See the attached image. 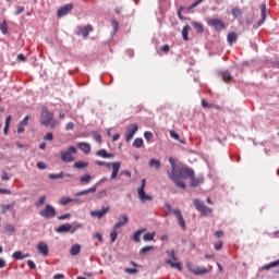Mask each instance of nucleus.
<instances>
[{
	"mask_svg": "<svg viewBox=\"0 0 279 279\" xmlns=\"http://www.w3.org/2000/svg\"><path fill=\"white\" fill-rule=\"evenodd\" d=\"M191 180L190 186L192 189H195L199 186L201 184H204V175L195 177V170H193V174L189 177Z\"/></svg>",
	"mask_w": 279,
	"mask_h": 279,
	"instance_id": "9d476101",
	"label": "nucleus"
},
{
	"mask_svg": "<svg viewBox=\"0 0 279 279\" xmlns=\"http://www.w3.org/2000/svg\"><path fill=\"white\" fill-rule=\"evenodd\" d=\"M154 236H156L155 232H147L143 235L144 241H154Z\"/></svg>",
	"mask_w": 279,
	"mask_h": 279,
	"instance_id": "ea45409f",
	"label": "nucleus"
},
{
	"mask_svg": "<svg viewBox=\"0 0 279 279\" xmlns=\"http://www.w3.org/2000/svg\"><path fill=\"white\" fill-rule=\"evenodd\" d=\"M23 12H25V7H16L14 15L19 16V14H23Z\"/></svg>",
	"mask_w": 279,
	"mask_h": 279,
	"instance_id": "864d4df0",
	"label": "nucleus"
},
{
	"mask_svg": "<svg viewBox=\"0 0 279 279\" xmlns=\"http://www.w3.org/2000/svg\"><path fill=\"white\" fill-rule=\"evenodd\" d=\"M95 141H96V143H101V134H99V133H95Z\"/></svg>",
	"mask_w": 279,
	"mask_h": 279,
	"instance_id": "338daca9",
	"label": "nucleus"
},
{
	"mask_svg": "<svg viewBox=\"0 0 279 279\" xmlns=\"http://www.w3.org/2000/svg\"><path fill=\"white\" fill-rule=\"evenodd\" d=\"M187 269L195 276H204V274H208V268L195 266L193 264L187 265Z\"/></svg>",
	"mask_w": 279,
	"mask_h": 279,
	"instance_id": "6e6552de",
	"label": "nucleus"
},
{
	"mask_svg": "<svg viewBox=\"0 0 279 279\" xmlns=\"http://www.w3.org/2000/svg\"><path fill=\"white\" fill-rule=\"evenodd\" d=\"M0 32H2L3 35L8 34V23L5 21L0 24Z\"/></svg>",
	"mask_w": 279,
	"mask_h": 279,
	"instance_id": "49530a36",
	"label": "nucleus"
},
{
	"mask_svg": "<svg viewBox=\"0 0 279 279\" xmlns=\"http://www.w3.org/2000/svg\"><path fill=\"white\" fill-rule=\"evenodd\" d=\"M128 221H129L128 216H122V219L113 226L114 230H119V228H123V226H128Z\"/></svg>",
	"mask_w": 279,
	"mask_h": 279,
	"instance_id": "c85d7f7f",
	"label": "nucleus"
},
{
	"mask_svg": "<svg viewBox=\"0 0 279 279\" xmlns=\"http://www.w3.org/2000/svg\"><path fill=\"white\" fill-rule=\"evenodd\" d=\"M40 217L45 219H53L56 217V208L49 204L45 206L43 210L39 211Z\"/></svg>",
	"mask_w": 279,
	"mask_h": 279,
	"instance_id": "423d86ee",
	"label": "nucleus"
},
{
	"mask_svg": "<svg viewBox=\"0 0 279 279\" xmlns=\"http://www.w3.org/2000/svg\"><path fill=\"white\" fill-rule=\"evenodd\" d=\"M274 267H279V259L264 265L262 267V271H268V269H274Z\"/></svg>",
	"mask_w": 279,
	"mask_h": 279,
	"instance_id": "c756f323",
	"label": "nucleus"
},
{
	"mask_svg": "<svg viewBox=\"0 0 279 279\" xmlns=\"http://www.w3.org/2000/svg\"><path fill=\"white\" fill-rule=\"evenodd\" d=\"M227 41L229 45H234V43H236V33L234 32L229 33L227 36Z\"/></svg>",
	"mask_w": 279,
	"mask_h": 279,
	"instance_id": "473e14b6",
	"label": "nucleus"
},
{
	"mask_svg": "<svg viewBox=\"0 0 279 279\" xmlns=\"http://www.w3.org/2000/svg\"><path fill=\"white\" fill-rule=\"evenodd\" d=\"M137 195L141 199V202H151V196L145 193V190L143 187L137 189Z\"/></svg>",
	"mask_w": 279,
	"mask_h": 279,
	"instance_id": "aec40b11",
	"label": "nucleus"
},
{
	"mask_svg": "<svg viewBox=\"0 0 279 279\" xmlns=\"http://www.w3.org/2000/svg\"><path fill=\"white\" fill-rule=\"evenodd\" d=\"M207 25H209V27H214L216 32H222V29L226 28V24H223V22L219 19L208 20Z\"/></svg>",
	"mask_w": 279,
	"mask_h": 279,
	"instance_id": "0eeeda50",
	"label": "nucleus"
},
{
	"mask_svg": "<svg viewBox=\"0 0 279 279\" xmlns=\"http://www.w3.org/2000/svg\"><path fill=\"white\" fill-rule=\"evenodd\" d=\"M53 112L49 111V108L43 107L39 118V123L45 128H50V130H54L56 125H58V120L53 119Z\"/></svg>",
	"mask_w": 279,
	"mask_h": 279,
	"instance_id": "f03ea898",
	"label": "nucleus"
},
{
	"mask_svg": "<svg viewBox=\"0 0 279 279\" xmlns=\"http://www.w3.org/2000/svg\"><path fill=\"white\" fill-rule=\"evenodd\" d=\"M10 178H12V174H9L5 171L2 172L1 180L8 181V180H10Z\"/></svg>",
	"mask_w": 279,
	"mask_h": 279,
	"instance_id": "4d7b16f0",
	"label": "nucleus"
},
{
	"mask_svg": "<svg viewBox=\"0 0 279 279\" xmlns=\"http://www.w3.org/2000/svg\"><path fill=\"white\" fill-rule=\"evenodd\" d=\"M80 228H82V225L80 223H64V225H60L57 229L56 232H58V234H64L65 232H70V234H74V232H77V230H80Z\"/></svg>",
	"mask_w": 279,
	"mask_h": 279,
	"instance_id": "7ed1b4c3",
	"label": "nucleus"
},
{
	"mask_svg": "<svg viewBox=\"0 0 279 279\" xmlns=\"http://www.w3.org/2000/svg\"><path fill=\"white\" fill-rule=\"evenodd\" d=\"M189 29H191L190 25H185L182 28V38H183V40H189Z\"/></svg>",
	"mask_w": 279,
	"mask_h": 279,
	"instance_id": "4c0bfd02",
	"label": "nucleus"
},
{
	"mask_svg": "<svg viewBox=\"0 0 279 279\" xmlns=\"http://www.w3.org/2000/svg\"><path fill=\"white\" fill-rule=\"evenodd\" d=\"M5 231H7V232H16V228H14V225L8 223V225L5 226Z\"/></svg>",
	"mask_w": 279,
	"mask_h": 279,
	"instance_id": "3c124183",
	"label": "nucleus"
},
{
	"mask_svg": "<svg viewBox=\"0 0 279 279\" xmlns=\"http://www.w3.org/2000/svg\"><path fill=\"white\" fill-rule=\"evenodd\" d=\"M88 161H76L73 163V169H86Z\"/></svg>",
	"mask_w": 279,
	"mask_h": 279,
	"instance_id": "72a5a7b5",
	"label": "nucleus"
},
{
	"mask_svg": "<svg viewBox=\"0 0 279 279\" xmlns=\"http://www.w3.org/2000/svg\"><path fill=\"white\" fill-rule=\"evenodd\" d=\"M168 256H170L171 260H178V257H175V251L171 250V251H167Z\"/></svg>",
	"mask_w": 279,
	"mask_h": 279,
	"instance_id": "09e8293b",
	"label": "nucleus"
},
{
	"mask_svg": "<svg viewBox=\"0 0 279 279\" xmlns=\"http://www.w3.org/2000/svg\"><path fill=\"white\" fill-rule=\"evenodd\" d=\"M96 156L99 158H114L113 154H109L106 149H99L96 151Z\"/></svg>",
	"mask_w": 279,
	"mask_h": 279,
	"instance_id": "cd10ccee",
	"label": "nucleus"
},
{
	"mask_svg": "<svg viewBox=\"0 0 279 279\" xmlns=\"http://www.w3.org/2000/svg\"><path fill=\"white\" fill-rule=\"evenodd\" d=\"M14 206H16V202H12L8 205H0L2 215H5L8 210H10V213H14Z\"/></svg>",
	"mask_w": 279,
	"mask_h": 279,
	"instance_id": "b1692460",
	"label": "nucleus"
},
{
	"mask_svg": "<svg viewBox=\"0 0 279 279\" xmlns=\"http://www.w3.org/2000/svg\"><path fill=\"white\" fill-rule=\"evenodd\" d=\"M71 10H73V3L64 4L57 12L58 19H62V16H66V14L71 12Z\"/></svg>",
	"mask_w": 279,
	"mask_h": 279,
	"instance_id": "9b49d317",
	"label": "nucleus"
},
{
	"mask_svg": "<svg viewBox=\"0 0 279 279\" xmlns=\"http://www.w3.org/2000/svg\"><path fill=\"white\" fill-rule=\"evenodd\" d=\"M260 14H262V19L258 20L256 27H260V25H263L267 20V4L263 3L260 5Z\"/></svg>",
	"mask_w": 279,
	"mask_h": 279,
	"instance_id": "f3484780",
	"label": "nucleus"
},
{
	"mask_svg": "<svg viewBox=\"0 0 279 279\" xmlns=\"http://www.w3.org/2000/svg\"><path fill=\"white\" fill-rule=\"evenodd\" d=\"M166 265H170L172 269H178L179 271H182V263L178 260H172V259H166L165 260Z\"/></svg>",
	"mask_w": 279,
	"mask_h": 279,
	"instance_id": "4be33fe9",
	"label": "nucleus"
},
{
	"mask_svg": "<svg viewBox=\"0 0 279 279\" xmlns=\"http://www.w3.org/2000/svg\"><path fill=\"white\" fill-rule=\"evenodd\" d=\"M110 211V206L102 207L100 210H93L90 211V217H97V219H101L104 215Z\"/></svg>",
	"mask_w": 279,
	"mask_h": 279,
	"instance_id": "ddd939ff",
	"label": "nucleus"
},
{
	"mask_svg": "<svg viewBox=\"0 0 279 279\" xmlns=\"http://www.w3.org/2000/svg\"><path fill=\"white\" fill-rule=\"evenodd\" d=\"M169 162L171 165L170 173H172V175H173V173H175V170L178 169V167L175 166V160L173 159V157L169 158Z\"/></svg>",
	"mask_w": 279,
	"mask_h": 279,
	"instance_id": "37998d69",
	"label": "nucleus"
},
{
	"mask_svg": "<svg viewBox=\"0 0 279 279\" xmlns=\"http://www.w3.org/2000/svg\"><path fill=\"white\" fill-rule=\"evenodd\" d=\"M143 138L137 137L134 140L133 142V147H136L137 149H141V147H143Z\"/></svg>",
	"mask_w": 279,
	"mask_h": 279,
	"instance_id": "58836bf2",
	"label": "nucleus"
},
{
	"mask_svg": "<svg viewBox=\"0 0 279 279\" xmlns=\"http://www.w3.org/2000/svg\"><path fill=\"white\" fill-rule=\"evenodd\" d=\"M219 76L221 77L222 82L226 84H230V82H234V77H232V73L230 71H222L219 73Z\"/></svg>",
	"mask_w": 279,
	"mask_h": 279,
	"instance_id": "6ab92c4d",
	"label": "nucleus"
},
{
	"mask_svg": "<svg viewBox=\"0 0 279 279\" xmlns=\"http://www.w3.org/2000/svg\"><path fill=\"white\" fill-rule=\"evenodd\" d=\"M154 250V246H144L140 250L141 256H144V254H147V252H151Z\"/></svg>",
	"mask_w": 279,
	"mask_h": 279,
	"instance_id": "c03bdc74",
	"label": "nucleus"
},
{
	"mask_svg": "<svg viewBox=\"0 0 279 279\" xmlns=\"http://www.w3.org/2000/svg\"><path fill=\"white\" fill-rule=\"evenodd\" d=\"M47 201V196H40L39 199L35 203V206L39 208V206H44L45 202Z\"/></svg>",
	"mask_w": 279,
	"mask_h": 279,
	"instance_id": "a18cd8bd",
	"label": "nucleus"
},
{
	"mask_svg": "<svg viewBox=\"0 0 279 279\" xmlns=\"http://www.w3.org/2000/svg\"><path fill=\"white\" fill-rule=\"evenodd\" d=\"M31 254L29 253H23L21 251H15L12 254V258H14V260H23L25 258H29Z\"/></svg>",
	"mask_w": 279,
	"mask_h": 279,
	"instance_id": "412c9836",
	"label": "nucleus"
},
{
	"mask_svg": "<svg viewBox=\"0 0 279 279\" xmlns=\"http://www.w3.org/2000/svg\"><path fill=\"white\" fill-rule=\"evenodd\" d=\"M193 204L196 210L201 213L202 217H208V215H213V208L204 205V203H202L199 199H194Z\"/></svg>",
	"mask_w": 279,
	"mask_h": 279,
	"instance_id": "39448f33",
	"label": "nucleus"
},
{
	"mask_svg": "<svg viewBox=\"0 0 279 279\" xmlns=\"http://www.w3.org/2000/svg\"><path fill=\"white\" fill-rule=\"evenodd\" d=\"M203 108H214L215 105L208 104L205 99L202 100Z\"/></svg>",
	"mask_w": 279,
	"mask_h": 279,
	"instance_id": "bf43d9fd",
	"label": "nucleus"
},
{
	"mask_svg": "<svg viewBox=\"0 0 279 279\" xmlns=\"http://www.w3.org/2000/svg\"><path fill=\"white\" fill-rule=\"evenodd\" d=\"M171 138H174V141H180V134L175 133V131H170Z\"/></svg>",
	"mask_w": 279,
	"mask_h": 279,
	"instance_id": "13d9d810",
	"label": "nucleus"
},
{
	"mask_svg": "<svg viewBox=\"0 0 279 279\" xmlns=\"http://www.w3.org/2000/svg\"><path fill=\"white\" fill-rule=\"evenodd\" d=\"M231 14L234 16V19H239V16H242L243 12L239 8H233Z\"/></svg>",
	"mask_w": 279,
	"mask_h": 279,
	"instance_id": "a19ab883",
	"label": "nucleus"
},
{
	"mask_svg": "<svg viewBox=\"0 0 279 279\" xmlns=\"http://www.w3.org/2000/svg\"><path fill=\"white\" fill-rule=\"evenodd\" d=\"M169 45H165L161 47V51H163V53H169Z\"/></svg>",
	"mask_w": 279,
	"mask_h": 279,
	"instance_id": "774afa93",
	"label": "nucleus"
},
{
	"mask_svg": "<svg viewBox=\"0 0 279 279\" xmlns=\"http://www.w3.org/2000/svg\"><path fill=\"white\" fill-rule=\"evenodd\" d=\"M192 25L197 34H204V25L198 22H193Z\"/></svg>",
	"mask_w": 279,
	"mask_h": 279,
	"instance_id": "c9c22d12",
	"label": "nucleus"
},
{
	"mask_svg": "<svg viewBox=\"0 0 279 279\" xmlns=\"http://www.w3.org/2000/svg\"><path fill=\"white\" fill-rule=\"evenodd\" d=\"M173 215H175L179 226L182 228V230H186V222L184 221V217L182 216V211L180 209L172 210Z\"/></svg>",
	"mask_w": 279,
	"mask_h": 279,
	"instance_id": "4468645a",
	"label": "nucleus"
},
{
	"mask_svg": "<svg viewBox=\"0 0 279 279\" xmlns=\"http://www.w3.org/2000/svg\"><path fill=\"white\" fill-rule=\"evenodd\" d=\"M148 166L149 167H154L155 169H160L161 167V163H160V160L158 159H155V158H151L148 162Z\"/></svg>",
	"mask_w": 279,
	"mask_h": 279,
	"instance_id": "e433bc0d",
	"label": "nucleus"
},
{
	"mask_svg": "<svg viewBox=\"0 0 279 279\" xmlns=\"http://www.w3.org/2000/svg\"><path fill=\"white\" fill-rule=\"evenodd\" d=\"M27 265H28L29 269H36V264L34 263V260L28 259Z\"/></svg>",
	"mask_w": 279,
	"mask_h": 279,
	"instance_id": "0e129e2a",
	"label": "nucleus"
},
{
	"mask_svg": "<svg viewBox=\"0 0 279 279\" xmlns=\"http://www.w3.org/2000/svg\"><path fill=\"white\" fill-rule=\"evenodd\" d=\"M117 236H119V233L117 232V229H114L113 227L112 230L110 231L111 243H114V241H117Z\"/></svg>",
	"mask_w": 279,
	"mask_h": 279,
	"instance_id": "79ce46f5",
	"label": "nucleus"
},
{
	"mask_svg": "<svg viewBox=\"0 0 279 279\" xmlns=\"http://www.w3.org/2000/svg\"><path fill=\"white\" fill-rule=\"evenodd\" d=\"M95 165H97L98 167H108V168H110V165H111V163H108V162H106V161H99V160H97V161H95Z\"/></svg>",
	"mask_w": 279,
	"mask_h": 279,
	"instance_id": "5fc2aeb1",
	"label": "nucleus"
},
{
	"mask_svg": "<svg viewBox=\"0 0 279 279\" xmlns=\"http://www.w3.org/2000/svg\"><path fill=\"white\" fill-rule=\"evenodd\" d=\"M97 192V185H94L87 190L80 191L75 194L76 197H82V195H88V193H96Z\"/></svg>",
	"mask_w": 279,
	"mask_h": 279,
	"instance_id": "bb28decb",
	"label": "nucleus"
},
{
	"mask_svg": "<svg viewBox=\"0 0 279 279\" xmlns=\"http://www.w3.org/2000/svg\"><path fill=\"white\" fill-rule=\"evenodd\" d=\"M36 250L38 254H41L43 256H49V245L45 241L39 242L36 245Z\"/></svg>",
	"mask_w": 279,
	"mask_h": 279,
	"instance_id": "f8f14e48",
	"label": "nucleus"
},
{
	"mask_svg": "<svg viewBox=\"0 0 279 279\" xmlns=\"http://www.w3.org/2000/svg\"><path fill=\"white\" fill-rule=\"evenodd\" d=\"M92 180H93V177L88 173L80 177L81 184H89Z\"/></svg>",
	"mask_w": 279,
	"mask_h": 279,
	"instance_id": "f704fd0d",
	"label": "nucleus"
},
{
	"mask_svg": "<svg viewBox=\"0 0 279 279\" xmlns=\"http://www.w3.org/2000/svg\"><path fill=\"white\" fill-rule=\"evenodd\" d=\"M145 232V229H140L137 231L134 232V234L132 235V239L135 243H141V234Z\"/></svg>",
	"mask_w": 279,
	"mask_h": 279,
	"instance_id": "2f4dec72",
	"label": "nucleus"
},
{
	"mask_svg": "<svg viewBox=\"0 0 279 279\" xmlns=\"http://www.w3.org/2000/svg\"><path fill=\"white\" fill-rule=\"evenodd\" d=\"M28 123H29V116H26L17 124V134H23V132H25V128H27Z\"/></svg>",
	"mask_w": 279,
	"mask_h": 279,
	"instance_id": "dca6fc26",
	"label": "nucleus"
},
{
	"mask_svg": "<svg viewBox=\"0 0 279 279\" xmlns=\"http://www.w3.org/2000/svg\"><path fill=\"white\" fill-rule=\"evenodd\" d=\"M169 180L178 186V189H186V183L184 180L186 178H190V175H193V168L189 167H182V168H177L174 172H171V170L167 171Z\"/></svg>",
	"mask_w": 279,
	"mask_h": 279,
	"instance_id": "f257e3e1",
	"label": "nucleus"
},
{
	"mask_svg": "<svg viewBox=\"0 0 279 279\" xmlns=\"http://www.w3.org/2000/svg\"><path fill=\"white\" fill-rule=\"evenodd\" d=\"M76 147L83 151V154H90V144L86 142H80Z\"/></svg>",
	"mask_w": 279,
	"mask_h": 279,
	"instance_id": "393cba45",
	"label": "nucleus"
},
{
	"mask_svg": "<svg viewBox=\"0 0 279 279\" xmlns=\"http://www.w3.org/2000/svg\"><path fill=\"white\" fill-rule=\"evenodd\" d=\"M75 154H77V148L70 146L66 150L60 151V158L62 162H73L75 160Z\"/></svg>",
	"mask_w": 279,
	"mask_h": 279,
	"instance_id": "20e7f679",
	"label": "nucleus"
},
{
	"mask_svg": "<svg viewBox=\"0 0 279 279\" xmlns=\"http://www.w3.org/2000/svg\"><path fill=\"white\" fill-rule=\"evenodd\" d=\"M59 221H64V219H71V214H64L58 217Z\"/></svg>",
	"mask_w": 279,
	"mask_h": 279,
	"instance_id": "052dcab7",
	"label": "nucleus"
},
{
	"mask_svg": "<svg viewBox=\"0 0 279 279\" xmlns=\"http://www.w3.org/2000/svg\"><path fill=\"white\" fill-rule=\"evenodd\" d=\"M110 167H112V172H111V180H117V175L119 174V170L121 169V162L117 161V162H111Z\"/></svg>",
	"mask_w": 279,
	"mask_h": 279,
	"instance_id": "a211bd4d",
	"label": "nucleus"
},
{
	"mask_svg": "<svg viewBox=\"0 0 279 279\" xmlns=\"http://www.w3.org/2000/svg\"><path fill=\"white\" fill-rule=\"evenodd\" d=\"M44 141H53V133L48 132V133L45 135Z\"/></svg>",
	"mask_w": 279,
	"mask_h": 279,
	"instance_id": "e2e57ef3",
	"label": "nucleus"
},
{
	"mask_svg": "<svg viewBox=\"0 0 279 279\" xmlns=\"http://www.w3.org/2000/svg\"><path fill=\"white\" fill-rule=\"evenodd\" d=\"M65 130H66V132H69V130H75V123L69 122V123L65 125Z\"/></svg>",
	"mask_w": 279,
	"mask_h": 279,
	"instance_id": "680f3d73",
	"label": "nucleus"
},
{
	"mask_svg": "<svg viewBox=\"0 0 279 279\" xmlns=\"http://www.w3.org/2000/svg\"><path fill=\"white\" fill-rule=\"evenodd\" d=\"M144 138H145L146 141H151V140L154 138V133H151V132H149V131H146V132L144 133Z\"/></svg>",
	"mask_w": 279,
	"mask_h": 279,
	"instance_id": "8fccbe9b",
	"label": "nucleus"
},
{
	"mask_svg": "<svg viewBox=\"0 0 279 279\" xmlns=\"http://www.w3.org/2000/svg\"><path fill=\"white\" fill-rule=\"evenodd\" d=\"M80 252H82V245H80V244L72 245V247L70 250L71 256H77V254H80Z\"/></svg>",
	"mask_w": 279,
	"mask_h": 279,
	"instance_id": "7c9ffc66",
	"label": "nucleus"
},
{
	"mask_svg": "<svg viewBox=\"0 0 279 279\" xmlns=\"http://www.w3.org/2000/svg\"><path fill=\"white\" fill-rule=\"evenodd\" d=\"M204 0H196L194 1L190 7L186 8V10L189 12H191V10H193L194 8H197V5H199Z\"/></svg>",
	"mask_w": 279,
	"mask_h": 279,
	"instance_id": "de8ad7c7",
	"label": "nucleus"
},
{
	"mask_svg": "<svg viewBox=\"0 0 279 279\" xmlns=\"http://www.w3.org/2000/svg\"><path fill=\"white\" fill-rule=\"evenodd\" d=\"M136 132H138V124H131L128 126L125 133L126 143H130V141L134 138V134H136Z\"/></svg>",
	"mask_w": 279,
	"mask_h": 279,
	"instance_id": "1a4fd4ad",
	"label": "nucleus"
},
{
	"mask_svg": "<svg viewBox=\"0 0 279 279\" xmlns=\"http://www.w3.org/2000/svg\"><path fill=\"white\" fill-rule=\"evenodd\" d=\"M111 26L113 27V32H118L119 22L117 20H111Z\"/></svg>",
	"mask_w": 279,
	"mask_h": 279,
	"instance_id": "6e6d98bb",
	"label": "nucleus"
},
{
	"mask_svg": "<svg viewBox=\"0 0 279 279\" xmlns=\"http://www.w3.org/2000/svg\"><path fill=\"white\" fill-rule=\"evenodd\" d=\"M48 178L50 180H62V178H73V174L71 173H64V172H60L58 174H49Z\"/></svg>",
	"mask_w": 279,
	"mask_h": 279,
	"instance_id": "a878e982",
	"label": "nucleus"
},
{
	"mask_svg": "<svg viewBox=\"0 0 279 279\" xmlns=\"http://www.w3.org/2000/svg\"><path fill=\"white\" fill-rule=\"evenodd\" d=\"M98 199H104V197H108V192L106 190L100 191L97 194Z\"/></svg>",
	"mask_w": 279,
	"mask_h": 279,
	"instance_id": "603ef678",
	"label": "nucleus"
},
{
	"mask_svg": "<svg viewBox=\"0 0 279 279\" xmlns=\"http://www.w3.org/2000/svg\"><path fill=\"white\" fill-rule=\"evenodd\" d=\"M93 32V25H86L80 27V31L76 33V36H83V38H88V35Z\"/></svg>",
	"mask_w": 279,
	"mask_h": 279,
	"instance_id": "2eb2a0df",
	"label": "nucleus"
},
{
	"mask_svg": "<svg viewBox=\"0 0 279 279\" xmlns=\"http://www.w3.org/2000/svg\"><path fill=\"white\" fill-rule=\"evenodd\" d=\"M37 169H47V165H45L43 161H39L37 162Z\"/></svg>",
	"mask_w": 279,
	"mask_h": 279,
	"instance_id": "69168bd1",
	"label": "nucleus"
},
{
	"mask_svg": "<svg viewBox=\"0 0 279 279\" xmlns=\"http://www.w3.org/2000/svg\"><path fill=\"white\" fill-rule=\"evenodd\" d=\"M71 202H74L75 204H77V202H80V198H71L69 196H62L59 199L60 206H66L68 204H71Z\"/></svg>",
	"mask_w": 279,
	"mask_h": 279,
	"instance_id": "5701e85b",
	"label": "nucleus"
}]
</instances>
